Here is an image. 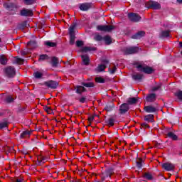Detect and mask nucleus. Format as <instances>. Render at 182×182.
<instances>
[{
	"instance_id": "obj_1",
	"label": "nucleus",
	"mask_w": 182,
	"mask_h": 182,
	"mask_svg": "<svg viewBox=\"0 0 182 182\" xmlns=\"http://www.w3.org/2000/svg\"><path fill=\"white\" fill-rule=\"evenodd\" d=\"M136 69H138L139 72H144V73H147L148 75H150V73H153L154 70H153V68L143 64H139L136 65Z\"/></svg>"
},
{
	"instance_id": "obj_2",
	"label": "nucleus",
	"mask_w": 182,
	"mask_h": 182,
	"mask_svg": "<svg viewBox=\"0 0 182 182\" xmlns=\"http://www.w3.org/2000/svg\"><path fill=\"white\" fill-rule=\"evenodd\" d=\"M97 31H102V32H112L114 29L113 26H97Z\"/></svg>"
},
{
	"instance_id": "obj_3",
	"label": "nucleus",
	"mask_w": 182,
	"mask_h": 182,
	"mask_svg": "<svg viewBox=\"0 0 182 182\" xmlns=\"http://www.w3.org/2000/svg\"><path fill=\"white\" fill-rule=\"evenodd\" d=\"M128 18L132 21V22H139L140 19H141V17L139 16L137 14L131 13L128 14Z\"/></svg>"
},
{
	"instance_id": "obj_4",
	"label": "nucleus",
	"mask_w": 182,
	"mask_h": 182,
	"mask_svg": "<svg viewBox=\"0 0 182 182\" xmlns=\"http://www.w3.org/2000/svg\"><path fill=\"white\" fill-rule=\"evenodd\" d=\"M5 73L9 77H14L15 76V68L11 66L7 67L5 69Z\"/></svg>"
},
{
	"instance_id": "obj_5",
	"label": "nucleus",
	"mask_w": 182,
	"mask_h": 182,
	"mask_svg": "<svg viewBox=\"0 0 182 182\" xmlns=\"http://www.w3.org/2000/svg\"><path fill=\"white\" fill-rule=\"evenodd\" d=\"M45 85L47 86V87H50V89H56V87H58L59 85V83H58L56 81L49 80L46 82Z\"/></svg>"
},
{
	"instance_id": "obj_6",
	"label": "nucleus",
	"mask_w": 182,
	"mask_h": 182,
	"mask_svg": "<svg viewBox=\"0 0 182 182\" xmlns=\"http://www.w3.org/2000/svg\"><path fill=\"white\" fill-rule=\"evenodd\" d=\"M147 6L148 8H152V9H160L161 8L160 3L156 1H149L147 3Z\"/></svg>"
},
{
	"instance_id": "obj_7",
	"label": "nucleus",
	"mask_w": 182,
	"mask_h": 182,
	"mask_svg": "<svg viewBox=\"0 0 182 182\" xmlns=\"http://www.w3.org/2000/svg\"><path fill=\"white\" fill-rule=\"evenodd\" d=\"M162 168L166 171H173L174 170L175 166L171 163H164L162 164Z\"/></svg>"
},
{
	"instance_id": "obj_8",
	"label": "nucleus",
	"mask_w": 182,
	"mask_h": 182,
	"mask_svg": "<svg viewBox=\"0 0 182 182\" xmlns=\"http://www.w3.org/2000/svg\"><path fill=\"white\" fill-rule=\"evenodd\" d=\"M136 52H139V48L137 47H130L125 50L126 55H132L133 53H136Z\"/></svg>"
},
{
	"instance_id": "obj_9",
	"label": "nucleus",
	"mask_w": 182,
	"mask_h": 182,
	"mask_svg": "<svg viewBox=\"0 0 182 182\" xmlns=\"http://www.w3.org/2000/svg\"><path fill=\"white\" fill-rule=\"evenodd\" d=\"M21 16H32L33 15V12L32 10L24 9L21 11Z\"/></svg>"
},
{
	"instance_id": "obj_10",
	"label": "nucleus",
	"mask_w": 182,
	"mask_h": 182,
	"mask_svg": "<svg viewBox=\"0 0 182 182\" xmlns=\"http://www.w3.org/2000/svg\"><path fill=\"white\" fill-rule=\"evenodd\" d=\"M92 8V4L90 3H84L80 5V11H87Z\"/></svg>"
},
{
	"instance_id": "obj_11",
	"label": "nucleus",
	"mask_w": 182,
	"mask_h": 182,
	"mask_svg": "<svg viewBox=\"0 0 182 182\" xmlns=\"http://www.w3.org/2000/svg\"><path fill=\"white\" fill-rule=\"evenodd\" d=\"M129 104L124 103L119 107L120 113H126V112L129 111Z\"/></svg>"
},
{
	"instance_id": "obj_12",
	"label": "nucleus",
	"mask_w": 182,
	"mask_h": 182,
	"mask_svg": "<svg viewBox=\"0 0 182 182\" xmlns=\"http://www.w3.org/2000/svg\"><path fill=\"white\" fill-rule=\"evenodd\" d=\"M144 35V31H139L138 33L132 36V39H140V38H143Z\"/></svg>"
},
{
	"instance_id": "obj_13",
	"label": "nucleus",
	"mask_w": 182,
	"mask_h": 182,
	"mask_svg": "<svg viewBox=\"0 0 182 182\" xmlns=\"http://www.w3.org/2000/svg\"><path fill=\"white\" fill-rule=\"evenodd\" d=\"M76 28V23H73L69 28L70 36H75V29Z\"/></svg>"
},
{
	"instance_id": "obj_14",
	"label": "nucleus",
	"mask_w": 182,
	"mask_h": 182,
	"mask_svg": "<svg viewBox=\"0 0 182 182\" xmlns=\"http://www.w3.org/2000/svg\"><path fill=\"white\" fill-rule=\"evenodd\" d=\"M144 110L146 112V113H154L156 112V107L153 106H146L144 107Z\"/></svg>"
},
{
	"instance_id": "obj_15",
	"label": "nucleus",
	"mask_w": 182,
	"mask_h": 182,
	"mask_svg": "<svg viewBox=\"0 0 182 182\" xmlns=\"http://www.w3.org/2000/svg\"><path fill=\"white\" fill-rule=\"evenodd\" d=\"M12 60L13 63H17L18 65H22L23 63V59L18 57H14Z\"/></svg>"
},
{
	"instance_id": "obj_16",
	"label": "nucleus",
	"mask_w": 182,
	"mask_h": 182,
	"mask_svg": "<svg viewBox=\"0 0 182 182\" xmlns=\"http://www.w3.org/2000/svg\"><path fill=\"white\" fill-rule=\"evenodd\" d=\"M82 63L85 65H89V62H90V60L89 59V56L87 55H81Z\"/></svg>"
},
{
	"instance_id": "obj_17",
	"label": "nucleus",
	"mask_w": 182,
	"mask_h": 182,
	"mask_svg": "<svg viewBox=\"0 0 182 182\" xmlns=\"http://www.w3.org/2000/svg\"><path fill=\"white\" fill-rule=\"evenodd\" d=\"M142 78L143 75H141V73H134L132 75V79H134V80H141Z\"/></svg>"
},
{
	"instance_id": "obj_18",
	"label": "nucleus",
	"mask_w": 182,
	"mask_h": 182,
	"mask_svg": "<svg viewBox=\"0 0 182 182\" xmlns=\"http://www.w3.org/2000/svg\"><path fill=\"white\" fill-rule=\"evenodd\" d=\"M1 65H6L8 63V58L4 55H0Z\"/></svg>"
},
{
	"instance_id": "obj_19",
	"label": "nucleus",
	"mask_w": 182,
	"mask_h": 182,
	"mask_svg": "<svg viewBox=\"0 0 182 182\" xmlns=\"http://www.w3.org/2000/svg\"><path fill=\"white\" fill-rule=\"evenodd\" d=\"M156 100V94H151L146 97V101L151 102Z\"/></svg>"
},
{
	"instance_id": "obj_20",
	"label": "nucleus",
	"mask_w": 182,
	"mask_h": 182,
	"mask_svg": "<svg viewBox=\"0 0 182 182\" xmlns=\"http://www.w3.org/2000/svg\"><path fill=\"white\" fill-rule=\"evenodd\" d=\"M29 136H31V132L24 131L21 134L20 137L21 139H26V137H29Z\"/></svg>"
},
{
	"instance_id": "obj_21",
	"label": "nucleus",
	"mask_w": 182,
	"mask_h": 182,
	"mask_svg": "<svg viewBox=\"0 0 182 182\" xmlns=\"http://www.w3.org/2000/svg\"><path fill=\"white\" fill-rule=\"evenodd\" d=\"M102 40H104L106 45H110V43H112V38H110V36H105V37H103Z\"/></svg>"
},
{
	"instance_id": "obj_22",
	"label": "nucleus",
	"mask_w": 182,
	"mask_h": 182,
	"mask_svg": "<svg viewBox=\"0 0 182 182\" xmlns=\"http://www.w3.org/2000/svg\"><path fill=\"white\" fill-rule=\"evenodd\" d=\"M145 122H153L154 120V115L148 114L144 117Z\"/></svg>"
},
{
	"instance_id": "obj_23",
	"label": "nucleus",
	"mask_w": 182,
	"mask_h": 182,
	"mask_svg": "<svg viewBox=\"0 0 182 182\" xmlns=\"http://www.w3.org/2000/svg\"><path fill=\"white\" fill-rule=\"evenodd\" d=\"M85 90L86 89L83 86L79 85L76 87V93H83V92H85Z\"/></svg>"
},
{
	"instance_id": "obj_24",
	"label": "nucleus",
	"mask_w": 182,
	"mask_h": 182,
	"mask_svg": "<svg viewBox=\"0 0 182 182\" xmlns=\"http://www.w3.org/2000/svg\"><path fill=\"white\" fill-rule=\"evenodd\" d=\"M106 123H107V126H109V127H112V126H114V119L109 118L106 121Z\"/></svg>"
},
{
	"instance_id": "obj_25",
	"label": "nucleus",
	"mask_w": 182,
	"mask_h": 182,
	"mask_svg": "<svg viewBox=\"0 0 182 182\" xmlns=\"http://www.w3.org/2000/svg\"><path fill=\"white\" fill-rule=\"evenodd\" d=\"M44 44L48 48H55L56 46V43H53L52 41H46Z\"/></svg>"
},
{
	"instance_id": "obj_26",
	"label": "nucleus",
	"mask_w": 182,
	"mask_h": 182,
	"mask_svg": "<svg viewBox=\"0 0 182 182\" xmlns=\"http://www.w3.org/2000/svg\"><path fill=\"white\" fill-rule=\"evenodd\" d=\"M136 102H137V98H136V97L129 98L127 100V103L129 105H134Z\"/></svg>"
},
{
	"instance_id": "obj_27",
	"label": "nucleus",
	"mask_w": 182,
	"mask_h": 182,
	"mask_svg": "<svg viewBox=\"0 0 182 182\" xmlns=\"http://www.w3.org/2000/svg\"><path fill=\"white\" fill-rule=\"evenodd\" d=\"M167 136H168V137H169V139H171L172 140H177V139H178L177 135H176L173 132H168Z\"/></svg>"
},
{
	"instance_id": "obj_28",
	"label": "nucleus",
	"mask_w": 182,
	"mask_h": 182,
	"mask_svg": "<svg viewBox=\"0 0 182 182\" xmlns=\"http://www.w3.org/2000/svg\"><path fill=\"white\" fill-rule=\"evenodd\" d=\"M106 69V65L105 64H101L97 68L98 72H103Z\"/></svg>"
},
{
	"instance_id": "obj_29",
	"label": "nucleus",
	"mask_w": 182,
	"mask_h": 182,
	"mask_svg": "<svg viewBox=\"0 0 182 182\" xmlns=\"http://www.w3.org/2000/svg\"><path fill=\"white\" fill-rule=\"evenodd\" d=\"M161 36L163 38H167V37L170 36V31H162Z\"/></svg>"
},
{
	"instance_id": "obj_30",
	"label": "nucleus",
	"mask_w": 182,
	"mask_h": 182,
	"mask_svg": "<svg viewBox=\"0 0 182 182\" xmlns=\"http://www.w3.org/2000/svg\"><path fill=\"white\" fill-rule=\"evenodd\" d=\"M42 76H43V74H42V73L41 72L34 73V77H36V79H41Z\"/></svg>"
},
{
	"instance_id": "obj_31",
	"label": "nucleus",
	"mask_w": 182,
	"mask_h": 182,
	"mask_svg": "<svg viewBox=\"0 0 182 182\" xmlns=\"http://www.w3.org/2000/svg\"><path fill=\"white\" fill-rule=\"evenodd\" d=\"M82 85L85 87H93L95 84H93V82H82Z\"/></svg>"
},
{
	"instance_id": "obj_32",
	"label": "nucleus",
	"mask_w": 182,
	"mask_h": 182,
	"mask_svg": "<svg viewBox=\"0 0 182 182\" xmlns=\"http://www.w3.org/2000/svg\"><path fill=\"white\" fill-rule=\"evenodd\" d=\"M4 151L7 154L8 153H12V151H14V148L7 146L4 147Z\"/></svg>"
},
{
	"instance_id": "obj_33",
	"label": "nucleus",
	"mask_w": 182,
	"mask_h": 182,
	"mask_svg": "<svg viewBox=\"0 0 182 182\" xmlns=\"http://www.w3.org/2000/svg\"><path fill=\"white\" fill-rule=\"evenodd\" d=\"M95 82H97V83H105V79L101 77H95Z\"/></svg>"
},
{
	"instance_id": "obj_34",
	"label": "nucleus",
	"mask_w": 182,
	"mask_h": 182,
	"mask_svg": "<svg viewBox=\"0 0 182 182\" xmlns=\"http://www.w3.org/2000/svg\"><path fill=\"white\" fill-rule=\"evenodd\" d=\"M144 176L147 180H152L153 178V176H151L150 173H145Z\"/></svg>"
},
{
	"instance_id": "obj_35",
	"label": "nucleus",
	"mask_w": 182,
	"mask_h": 182,
	"mask_svg": "<svg viewBox=\"0 0 182 182\" xmlns=\"http://www.w3.org/2000/svg\"><path fill=\"white\" fill-rule=\"evenodd\" d=\"M36 0H24V3L26 5H32L35 4Z\"/></svg>"
},
{
	"instance_id": "obj_36",
	"label": "nucleus",
	"mask_w": 182,
	"mask_h": 182,
	"mask_svg": "<svg viewBox=\"0 0 182 182\" xmlns=\"http://www.w3.org/2000/svg\"><path fill=\"white\" fill-rule=\"evenodd\" d=\"M58 62H59V61H58V60L57 58L53 57V58H52V64H53V66H56V65H58Z\"/></svg>"
},
{
	"instance_id": "obj_37",
	"label": "nucleus",
	"mask_w": 182,
	"mask_h": 182,
	"mask_svg": "<svg viewBox=\"0 0 182 182\" xmlns=\"http://www.w3.org/2000/svg\"><path fill=\"white\" fill-rule=\"evenodd\" d=\"M28 46H31L32 48H36V41H33L28 43Z\"/></svg>"
},
{
	"instance_id": "obj_38",
	"label": "nucleus",
	"mask_w": 182,
	"mask_h": 182,
	"mask_svg": "<svg viewBox=\"0 0 182 182\" xmlns=\"http://www.w3.org/2000/svg\"><path fill=\"white\" fill-rule=\"evenodd\" d=\"M175 95L177 96L179 100H182V91H178L177 92H176Z\"/></svg>"
},
{
	"instance_id": "obj_39",
	"label": "nucleus",
	"mask_w": 182,
	"mask_h": 182,
	"mask_svg": "<svg viewBox=\"0 0 182 182\" xmlns=\"http://www.w3.org/2000/svg\"><path fill=\"white\" fill-rule=\"evenodd\" d=\"M90 50H95V49H92V48H90V47H84L82 49V52H89Z\"/></svg>"
},
{
	"instance_id": "obj_40",
	"label": "nucleus",
	"mask_w": 182,
	"mask_h": 182,
	"mask_svg": "<svg viewBox=\"0 0 182 182\" xmlns=\"http://www.w3.org/2000/svg\"><path fill=\"white\" fill-rule=\"evenodd\" d=\"M5 127H8V122H4L0 123V129H4Z\"/></svg>"
},
{
	"instance_id": "obj_41",
	"label": "nucleus",
	"mask_w": 182,
	"mask_h": 182,
	"mask_svg": "<svg viewBox=\"0 0 182 182\" xmlns=\"http://www.w3.org/2000/svg\"><path fill=\"white\" fill-rule=\"evenodd\" d=\"M75 36H70V44L74 45L75 44Z\"/></svg>"
},
{
	"instance_id": "obj_42",
	"label": "nucleus",
	"mask_w": 182,
	"mask_h": 182,
	"mask_svg": "<svg viewBox=\"0 0 182 182\" xmlns=\"http://www.w3.org/2000/svg\"><path fill=\"white\" fill-rule=\"evenodd\" d=\"M116 70H117V68H116V67L114 66V67H113V68L112 69V68H109V73H111V75H113L114 73H116Z\"/></svg>"
},
{
	"instance_id": "obj_43",
	"label": "nucleus",
	"mask_w": 182,
	"mask_h": 182,
	"mask_svg": "<svg viewBox=\"0 0 182 182\" xmlns=\"http://www.w3.org/2000/svg\"><path fill=\"white\" fill-rule=\"evenodd\" d=\"M95 41H103V37H102V36L100 35H97L95 36Z\"/></svg>"
},
{
	"instance_id": "obj_44",
	"label": "nucleus",
	"mask_w": 182,
	"mask_h": 182,
	"mask_svg": "<svg viewBox=\"0 0 182 182\" xmlns=\"http://www.w3.org/2000/svg\"><path fill=\"white\" fill-rule=\"evenodd\" d=\"M105 174L107 176H109V177L113 174V170L112 169H108L106 172Z\"/></svg>"
},
{
	"instance_id": "obj_45",
	"label": "nucleus",
	"mask_w": 182,
	"mask_h": 182,
	"mask_svg": "<svg viewBox=\"0 0 182 182\" xmlns=\"http://www.w3.org/2000/svg\"><path fill=\"white\" fill-rule=\"evenodd\" d=\"M45 59H48V55H40L39 60H45Z\"/></svg>"
},
{
	"instance_id": "obj_46",
	"label": "nucleus",
	"mask_w": 182,
	"mask_h": 182,
	"mask_svg": "<svg viewBox=\"0 0 182 182\" xmlns=\"http://www.w3.org/2000/svg\"><path fill=\"white\" fill-rule=\"evenodd\" d=\"M45 111L48 113V114H50L52 113V109L49 107H45Z\"/></svg>"
},
{
	"instance_id": "obj_47",
	"label": "nucleus",
	"mask_w": 182,
	"mask_h": 182,
	"mask_svg": "<svg viewBox=\"0 0 182 182\" xmlns=\"http://www.w3.org/2000/svg\"><path fill=\"white\" fill-rule=\"evenodd\" d=\"M160 87H161V85H156V87H154L153 88H152V90H153V92H156V90H159V89H160Z\"/></svg>"
},
{
	"instance_id": "obj_48",
	"label": "nucleus",
	"mask_w": 182,
	"mask_h": 182,
	"mask_svg": "<svg viewBox=\"0 0 182 182\" xmlns=\"http://www.w3.org/2000/svg\"><path fill=\"white\" fill-rule=\"evenodd\" d=\"M6 100L8 103H11V102H14V98H12L11 96H9L6 97Z\"/></svg>"
},
{
	"instance_id": "obj_49",
	"label": "nucleus",
	"mask_w": 182,
	"mask_h": 182,
	"mask_svg": "<svg viewBox=\"0 0 182 182\" xmlns=\"http://www.w3.org/2000/svg\"><path fill=\"white\" fill-rule=\"evenodd\" d=\"M76 46L78 47L83 46V41H77Z\"/></svg>"
},
{
	"instance_id": "obj_50",
	"label": "nucleus",
	"mask_w": 182,
	"mask_h": 182,
	"mask_svg": "<svg viewBox=\"0 0 182 182\" xmlns=\"http://www.w3.org/2000/svg\"><path fill=\"white\" fill-rule=\"evenodd\" d=\"M141 127H144V129H147L149 128L150 127L149 126V124H147V123H143L141 124Z\"/></svg>"
},
{
	"instance_id": "obj_51",
	"label": "nucleus",
	"mask_w": 182,
	"mask_h": 182,
	"mask_svg": "<svg viewBox=\"0 0 182 182\" xmlns=\"http://www.w3.org/2000/svg\"><path fill=\"white\" fill-rule=\"evenodd\" d=\"M80 103H85V102H86V97H82L80 99Z\"/></svg>"
},
{
	"instance_id": "obj_52",
	"label": "nucleus",
	"mask_w": 182,
	"mask_h": 182,
	"mask_svg": "<svg viewBox=\"0 0 182 182\" xmlns=\"http://www.w3.org/2000/svg\"><path fill=\"white\" fill-rule=\"evenodd\" d=\"M15 182H25V181L22 178H17L16 179Z\"/></svg>"
},
{
	"instance_id": "obj_53",
	"label": "nucleus",
	"mask_w": 182,
	"mask_h": 182,
	"mask_svg": "<svg viewBox=\"0 0 182 182\" xmlns=\"http://www.w3.org/2000/svg\"><path fill=\"white\" fill-rule=\"evenodd\" d=\"M136 166L138 167V168H141V162H137L136 163Z\"/></svg>"
},
{
	"instance_id": "obj_54",
	"label": "nucleus",
	"mask_w": 182,
	"mask_h": 182,
	"mask_svg": "<svg viewBox=\"0 0 182 182\" xmlns=\"http://www.w3.org/2000/svg\"><path fill=\"white\" fill-rule=\"evenodd\" d=\"M94 119H95V117H90L88 118V120H89V122H93Z\"/></svg>"
},
{
	"instance_id": "obj_55",
	"label": "nucleus",
	"mask_w": 182,
	"mask_h": 182,
	"mask_svg": "<svg viewBox=\"0 0 182 182\" xmlns=\"http://www.w3.org/2000/svg\"><path fill=\"white\" fill-rule=\"evenodd\" d=\"M26 53H28V52H26V51H22V52H21V55H22L23 56H25V55H26Z\"/></svg>"
},
{
	"instance_id": "obj_56",
	"label": "nucleus",
	"mask_w": 182,
	"mask_h": 182,
	"mask_svg": "<svg viewBox=\"0 0 182 182\" xmlns=\"http://www.w3.org/2000/svg\"><path fill=\"white\" fill-rule=\"evenodd\" d=\"M177 1H178L179 4H181V3H182V0H177Z\"/></svg>"
},
{
	"instance_id": "obj_57",
	"label": "nucleus",
	"mask_w": 182,
	"mask_h": 182,
	"mask_svg": "<svg viewBox=\"0 0 182 182\" xmlns=\"http://www.w3.org/2000/svg\"><path fill=\"white\" fill-rule=\"evenodd\" d=\"M106 109H107V112H109V111L110 110V109H109V107H107V108H106Z\"/></svg>"
},
{
	"instance_id": "obj_58",
	"label": "nucleus",
	"mask_w": 182,
	"mask_h": 182,
	"mask_svg": "<svg viewBox=\"0 0 182 182\" xmlns=\"http://www.w3.org/2000/svg\"><path fill=\"white\" fill-rule=\"evenodd\" d=\"M105 63H109V61H107V60H105Z\"/></svg>"
},
{
	"instance_id": "obj_59",
	"label": "nucleus",
	"mask_w": 182,
	"mask_h": 182,
	"mask_svg": "<svg viewBox=\"0 0 182 182\" xmlns=\"http://www.w3.org/2000/svg\"><path fill=\"white\" fill-rule=\"evenodd\" d=\"M0 42H1V38H0Z\"/></svg>"
}]
</instances>
